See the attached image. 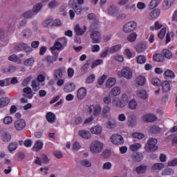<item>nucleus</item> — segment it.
Segmentation results:
<instances>
[{
  "mask_svg": "<svg viewBox=\"0 0 177 177\" xmlns=\"http://www.w3.org/2000/svg\"><path fill=\"white\" fill-rule=\"evenodd\" d=\"M89 64H91V59H88L86 62L84 64V66L81 68L80 71L84 73V71H86L89 67Z\"/></svg>",
  "mask_w": 177,
  "mask_h": 177,
  "instance_id": "60",
  "label": "nucleus"
},
{
  "mask_svg": "<svg viewBox=\"0 0 177 177\" xmlns=\"http://www.w3.org/2000/svg\"><path fill=\"white\" fill-rule=\"evenodd\" d=\"M153 60H154V62H158V63H162V62H165V57L162 54H156L153 57Z\"/></svg>",
  "mask_w": 177,
  "mask_h": 177,
  "instance_id": "24",
  "label": "nucleus"
},
{
  "mask_svg": "<svg viewBox=\"0 0 177 177\" xmlns=\"http://www.w3.org/2000/svg\"><path fill=\"white\" fill-rule=\"evenodd\" d=\"M172 5H174L173 0H165L162 3V9H164V10H168Z\"/></svg>",
  "mask_w": 177,
  "mask_h": 177,
  "instance_id": "23",
  "label": "nucleus"
},
{
  "mask_svg": "<svg viewBox=\"0 0 177 177\" xmlns=\"http://www.w3.org/2000/svg\"><path fill=\"white\" fill-rule=\"evenodd\" d=\"M161 53L166 59H172V52L171 50L165 48L162 50Z\"/></svg>",
  "mask_w": 177,
  "mask_h": 177,
  "instance_id": "31",
  "label": "nucleus"
},
{
  "mask_svg": "<svg viewBox=\"0 0 177 177\" xmlns=\"http://www.w3.org/2000/svg\"><path fill=\"white\" fill-rule=\"evenodd\" d=\"M86 88L82 87L78 89L77 93V97L79 100H82L86 96Z\"/></svg>",
  "mask_w": 177,
  "mask_h": 177,
  "instance_id": "14",
  "label": "nucleus"
},
{
  "mask_svg": "<svg viewBox=\"0 0 177 177\" xmlns=\"http://www.w3.org/2000/svg\"><path fill=\"white\" fill-rule=\"evenodd\" d=\"M138 64H145L146 63V56L139 55L136 57Z\"/></svg>",
  "mask_w": 177,
  "mask_h": 177,
  "instance_id": "45",
  "label": "nucleus"
},
{
  "mask_svg": "<svg viewBox=\"0 0 177 177\" xmlns=\"http://www.w3.org/2000/svg\"><path fill=\"white\" fill-rule=\"evenodd\" d=\"M136 82L138 86H143L146 84V77L140 75L136 78Z\"/></svg>",
  "mask_w": 177,
  "mask_h": 177,
  "instance_id": "22",
  "label": "nucleus"
},
{
  "mask_svg": "<svg viewBox=\"0 0 177 177\" xmlns=\"http://www.w3.org/2000/svg\"><path fill=\"white\" fill-rule=\"evenodd\" d=\"M136 38H138V34H136V32H132L128 35L127 41H129V42H135L136 41Z\"/></svg>",
  "mask_w": 177,
  "mask_h": 177,
  "instance_id": "43",
  "label": "nucleus"
},
{
  "mask_svg": "<svg viewBox=\"0 0 177 177\" xmlns=\"http://www.w3.org/2000/svg\"><path fill=\"white\" fill-rule=\"evenodd\" d=\"M64 92L70 93L73 91H75V84L74 83H69L68 85L65 86L64 88Z\"/></svg>",
  "mask_w": 177,
  "mask_h": 177,
  "instance_id": "28",
  "label": "nucleus"
},
{
  "mask_svg": "<svg viewBox=\"0 0 177 177\" xmlns=\"http://www.w3.org/2000/svg\"><path fill=\"white\" fill-rule=\"evenodd\" d=\"M121 49V45L118 44L109 48V53H115Z\"/></svg>",
  "mask_w": 177,
  "mask_h": 177,
  "instance_id": "46",
  "label": "nucleus"
},
{
  "mask_svg": "<svg viewBox=\"0 0 177 177\" xmlns=\"http://www.w3.org/2000/svg\"><path fill=\"white\" fill-rule=\"evenodd\" d=\"M100 64H103V59H95L91 66V68H95V67H97V66H100Z\"/></svg>",
  "mask_w": 177,
  "mask_h": 177,
  "instance_id": "59",
  "label": "nucleus"
},
{
  "mask_svg": "<svg viewBox=\"0 0 177 177\" xmlns=\"http://www.w3.org/2000/svg\"><path fill=\"white\" fill-rule=\"evenodd\" d=\"M165 165L163 163H154L151 167V171L156 172V171H161L164 168Z\"/></svg>",
  "mask_w": 177,
  "mask_h": 177,
  "instance_id": "27",
  "label": "nucleus"
},
{
  "mask_svg": "<svg viewBox=\"0 0 177 177\" xmlns=\"http://www.w3.org/2000/svg\"><path fill=\"white\" fill-rule=\"evenodd\" d=\"M166 32H167V29L162 28L158 35V38H160V39H162L164 37H165Z\"/></svg>",
  "mask_w": 177,
  "mask_h": 177,
  "instance_id": "62",
  "label": "nucleus"
},
{
  "mask_svg": "<svg viewBox=\"0 0 177 177\" xmlns=\"http://www.w3.org/2000/svg\"><path fill=\"white\" fill-rule=\"evenodd\" d=\"M165 77H167V78H170L171 80L175 78V73L172 71L170 69H167L165 71Z\"/></svg>",
  "mask_w": 177,
  "mask_h": 177,
  "instance_id": "39",
  "label": "nucleus"
},
{
  "mask_svg": "<svg viewBox=\"0 0 177 177\" xmlns=\"http://www.w3.org/2000/svg\"><path fill=\"white\" fill-rule=\"evenodd\" d=\"M46 120L50 124H53V122H55V120H56V115L52 112H48L46 114Z\"/></svg>",
  "mask_w": 177,
  "mask_h": 177,
  "instance_id": "26",
  "label": "nucleus"
},
{
  "mask_svg": "<svg viewBox=\"0 0 177 177\" xmlns=\"http://www.w3.org/2000/svg\"><path fill=\"white\" fill-rule=\"evenodd\" d=\"M9 99L6 97H3L0 98V109H2V107H5V106H8L9 104Z\"/></svg>",
  "mask_w": 177,
  "mask_h": 177,
  "instance_id": "37",
  "label": "nucleus"
},
{
  "mask_svg": "<svg viewBox=\"0 0 177 177\" xmlns=\"http://www.w3.org/2000/svg\"><path fill=\"white\" fill-rule=\"evenodd\" d=\"M112 103L115 107H120V109H122V104H121V100L118 97H115L112 100Z\"/></svg>",
  "mask_w": 177,
  "mask_h": 177,
  "instance_id": "36",
  "label": "nucleus"
},
{
  "mask_svg": "<svg viewBox=\"0 0 177 177\" xmlns=\"http://www.w3.org/2000/svg\"><path fill=\"white\" fill-rule=\"evenodd\" d=\"M140 147H142V144L136 143V144L131 145L130 146V149L132 151H136L137 150H139V149H140Z\"/></svg>",
  "mask_w": 177,
  "mask_h": 177,
  "instance_id": "58",
  "label": "nucleus"
},
{
  "mask_svg": "<svg viewBox=\"0 0 177 177\" xmlns=\"http://www.w3.org/2000/svg\"><path fill=\"white\" fill-rule=\"evenodd\" d=\"M149 132L151 133H160L161 132V128L156 125L152 126L149 129Z\"/></svg>",
  "mask_w": 177,
  "mask_h": 177,
  "instance_id": "47",
  "label": "nucleus"
},
{
  "mask_svg": "<svg viewBox=\"0 0 177 177\" xmlns=\"http://www.w3.org/2000/svg\"><path fill=\"white\" fill-rule=\"evenodd\" d=\"M145 49H147V46L145 43H140L136 46V50L138 53L145 52Z\"/></svg>",
  "mask_w": 177,
  "mask_h": 177,
  "instance_id": "21",
  "label": "nucleus"
},
{
  "mask_svg": "<svg viewBox=\"0 0 177 177\" xmlns=\"http://www.w3.org/2000/svg\"><path fill=\"white\" fill-rule=\"evenodd\" d=\"M43 148H44V142H42V141L41 140H37L33 145L32 150V151H36L37 153H38V151H39L40 150H42Z\"/></svg>",
  "mask_w": 177,
  "mask_h": 177,
  "instance_id": "12",
  "label": "nucleus"
},
{
  "mask_svg": "<svg viewBox=\"0 0 177 177\" xmlns=\"http://www.w3.org/2000/svg\"><path fill=\"white\" fill-rule=\"evenodd\" d=\"M111 142L116 146H121L124 144V137L120 134H113L111 137Z\"/></svg>",
  "mask_w": 177,
  "mask_h": 177,
  "instance_id": "6",
  "label": "nucleus"
},
{
  "mask_svg": "<svg viewBox=\"0 0 177 177\" xmlns=\"http://www.w3.org/2000/svg\"><path fill=\"white\" fill-rule=\"evenodd\" d=\"M115 82H117L115 78L110 77L107 80L106 82V86L107 88H113V86L115 85Z\"/></svg>",
  "mask_w": 177,
  "mask_h": 177,
  "instance_id": "33",
  "label": "nucleus"
},
{
  "mask_svg": "<svg viewBox=\"0 0 177 177\" xmlns=\"http://www.w3.org/2000/svg\"><path fill=\"white\" fill-rule=\"evenodd\" d=\"M90 37L93 41V44H100V41H102V35H100L99 31L92 32Z\"/></svg>",
  "mask_w": 177,
  "mask_h": 177,
  "instance_id": "8",
  "label": "nucleus"
},
{
  "mask_svg": "<svg viewBox=\"0 0 177 177\" xmlns=\"http://www.w3.org/2000/svg\"><path fill=\"white\" fill-rule=\"evenodd\" d=\"M93 115H95V117H97V115H99L102 111V107L100 106H96L93 107Z\"/></svg>",
  "mask_w": 177,
  "mask_h": 177,
  "instance_id": "57",
  "label": "nucleus"
},
{
  "mask_svg": "<svg viewBox=\"0 0 177 177\" xmlns=\"http://www.w3.org/2000/svg\"><path fill=\"white\" fill-rule=\"evenodd\" d=\"M107 12L109 16H116V15H118V8L117 6L112 5L108 8Z\"/></svg>",
  "mask_w": 177,
  "mask_h": 177,
  "instance_id": "15",
  "label": "nucleus"
},
{
  "mask_svg": "<svg viewBox=\"0 0 177 177\" xmlns=\"http://www.w3.org/2000/svg\"><path fill=\"white\" fill-rule=\"evenodd\" d=\"M133 138H137V139H143L145 138V134L142 133H133L132 134Z\"/></svg>",
  "mask_w": 177,
  "mask_h": 177,
  "instance_id": "63",
  "label": "nucleus"
},
{
  "mask_svg": "<svg viewBox=\"0 0 177 177\" xmlns=\"http://www.w3.org/2000/svg\"><path fill=\"white\" fill-rule=\"evenodd\" d=\"M174 169L171 168H167L165 170H163L162 172V176H169L171 175H174Z\"/></svg>",
  "mask_w": 177,
  "mask_h": 177,
  "instance_id": "41",
  "label": "nucleus"
},
{
  "mask_svg": "<svg viewBox=\"0 0 177 177\" xmlns=\"http://www.w3.org/2000/svg\"><path fill=\"white\" fill-rule=\"evenodd\" d=\"M35 62V59H34V57L28 58L24 61V66L32 67V66H34Z\"/></svg>",
  "mask_w": 177,
  "mask_h": 177,
  "instance_id": "40",
  "label": "nucleus"
},
{
  "mask_svg": "<svg viewBox=\"0 0 177 177\" xmlns=\"http://www.w3.org/2000/svg\"><path fill=\"white\" fill-rule=\"evenodd\" d=\"M1 138L2 142H4V143H8V142H10V140L12 139V136L9 132L4 131L1 133Z\"/></svg>",
  "mask_w": 177,
  "mask_h": 177,
  "instance_id": "16",
  "label": "nucleus"
},
{
  "mask_svg": "<svg viewBox=\"0 0 177 177\" xmlns=\"http://www.w3.org/2000/svg\"><path fill=\"white\" fill-rule=\"evenodd\" d=\"M120 102L122 104V106L123 107H125V106L128 104V95H127L126 93L122 94Z\"/></svg>",
  "mask_w": 177,
  "mask_h": 177,
  "instance_id": "38",
  "label": "nucleus"
},
{
  "mask_svg": "<svg viewBox=\"0 0 177 177\" xmlns=\"http://www.w3.org/2000/svg\"><path fill=\"white\" fill-rule=\"evenodd\" d=\"M62 44L59 41H57L55 43L54 46L50 48V50H52V52H56V50H60V49H62Z\"/></svg>",
  "mask_w": 177,
  "mask_h": 177,
  "instance_id": "44",
  "label": "nucleus"
},
{
  "mask_svg": "<svg viewBox=\"0 0 177 177\" xmlns=\"http://www.w3.org/2000/svg\"><path fill=\"white\" fill-rule=\"evenodd\" d=\"M84 0H77V2H75V0H70L68 5L70 8L73 9L76 15H81L82 12V7L81 5H84Z\"/></svg>",
  "mask_w": 177,
  "mask_h": 177,
  "instance_id": "2",
  "label": "nucleus"
},
{
  "mask_svg": "<svg viewBox=\"0 0 177 177\" xmlns=\"http://www.w3.org/2000/svg\"><path fill=\"white\" fill-rule=\"evenodd\" d=\"M131 158L133 161H136V162H140V161L143 160V155L139 152H136L132 154Z\"/></svg>",
  "mask_w": 177,
  "mask_h": 177,
  "instance_id": "20",
  "label": "nucleus"
},
{
  "mask_svg": "<svg viewBox=\"0 0 177 177\" xmlns=\"http://www.w3.org/2000/svg\"><path fill=\"white\" fill-rule=\"evenodd\" d=\"M158 140L156 138H149L146 144L145 149V151L150 153L151 151H157L158 150V146H157Z\"/></svg>",
  "mask_w": 177,
  "mask_h": 177,
  "instance_id": "3",
  "label": "nucleus"
},
{
  "mask_svg": "<svg viewBox=\"0 0 177 177\" xmlns=\"http://www.w3.org/2000/svg\"><path fill=\"white\" fill-rule=\"evenodd\" d=\"M63 70H64V68H59L54 71L53 75L55 81H57V80H62V78H63Z\"/></svg>",
  "mask_w": 177,
  "mask_h": 177,
  "instance_id": "13",
  "label": "nucleus"
},
{
  "mask_svg": "<svg viewBox=\"0 0 177 177\" xmlns=\"http://www.w3.org/2000/svg\"><path fill=\"white\" fill-rule=\"evenodd\" d=\"M86 32V26H84V30L80 27L79 24H77L75 26V32H76V35L80 36V35H84V33Z\"/></svg>",
  "mask_w": 177,
  "mask_h": 177,
  "instance_id": "19",
  "label": "nucleus"
},
{
  "mask_svg": "<svg viewBox=\"0 0 177 177\" xmlns=\"http://www.w3.org/2000/svg\"><path fill=\"white\" fill-rule=\"evenodd\" d=\"M34 15H35V12H34L33 10H28L23 14V17H25V19H31V17H33Z\"/></svg>",
  "mask_w": 177,
  "mask_h": 177,
  "instance_id": "49",
  "label": "nucleus"
},
{
  "mask_svg": "<svg viewBox=\"0 0 177 177\" xmlns=\"http://www.w3.org/2000/svg\"><path fill=\"white\" fill-rule=\"evenodd\" d=\"M41 9H42V4L37 3L33 7V12L34 13H37Z\"/></svg>",
  "mask_w": 177,
  "mask_h": 177,
  "instance_id": "64",
  "label": "nucleus"
},
{
  "mask_svg": "<svg viewBox=\"0 0 177 177\" xmlns=\"http://www.w3.org/2000/svg\"><path fill=\"white\" fill-rule=\"evenodd\" d=\"M103 147H104V144L99 140H94L90 145V151L92 154H99L103 151Z\"/></svg>",
  "mask_w": 177,
  "mask_h": 177,
  "instance_id": "1",
  "label": "nucleus"
},
{
  "mask_svg": "<svg viewBox=\"0 0 177 177\" xmlns=\"http://www.w3.org/2000/svg\"><path fill=\"white\" fill-rule=\"evenodd\" d=\"M142 120L144 122H155L157 121V116L151 113L146 114L142 117Z\"/></svg>",
  "mask_w": 177,
  "mask_h": 177,
  "instance_id": "11",
  "label": "nucleus"
},
{
  "mask_svg": "<svg viewBox=\"0 0 177 177\" xmlns=\"http://www.w3.org/2000/svg\"><path fill=\"white\" fill-rule=\"evenodd\" d=\"M151 82L152 85H154V86H160L161 85V80L157 77L151 79Z\"/></svg>",
  "mask_w": 177,
  "mask_h": 177,
  "instance_id": "55",
  "label": "nucleus"
},
{
  "mask_svg": "<svg viewBox=\"0 0 177 177\" xmlns=\"http://www.w3.org/2000/svg\"><path fill=\"white\" fill-rule=\"evenodd\" d=\"M79 135L84 139H91V133L85 130L79 131Z\"/></svg>",
  "mask_w": 177,
  "mask_h": 177,
  "instance_id": "32",
  "label": "nucleus"
},
{
  "mask_svg": "<svg viewBox=\"0 0 177 177\" xmlns=\"http://www.w3.org/2000/svg\"><path fill=\"white\" fill-rule=\"evenodd\" d=\"M115 126H116L115 120L113 119H109L106 122V128H108V129H114V128H115Z\"/></svg>",
  "mask_w": 177,
  "mask_h": 177,
  "instance_id": "35",
  "label": "nucleus"
},
{
  "mask_svg": "<svg viewBox=\"0 0 177 177\" xmlns=\"http://www.w3.org/2000/svg\"><path fill=\"white\" fill-rule=\"evenodd\" d=\"M160 85L162 86V91L165 93H167V92H169V91H171V84H169V82L168 81H163L162 83H160Z\"/></svg>",
  "mask_w": 177,
  "mask_h": 177,
  "instance_id": "17",
  "label": "nucleus"
},
{
  "mask_svg": "<svg viewBox=\"0 0 177 177\" xmlns=\"http://www.w3.org/2000/svg\"><path fill=\"white\" fill-rule=\"evenodd\" d=\"M129 107L131 110L136 109V107H138V102H136L135 100H131L129 103Z\"/></svg>",
  "mask_w": 177,
  "mask_h": 177,
  "instance_id": "53",
  "label": "nucleus"
},
{
  "mask_svg": "<svg viewBox=\"0 0 177 177\" xmlns=\"http://www.w3.org/2000/svg\"><path fill=\"white\" fill-rule=\"evenodd\" d=\"M14 125L17 131H23L26 128V120L18 119L15 122Z\"/></svg>",
  "mask_w": 177,
  "mask_h": 177,
  "instance_id": "10",
  "label": "nucleus"
},
{
  "mask_svg": "<svg viewBox=\"0 0 177 177\" xmlns=\"http://www.w3.org/2000/svg\"><path fill=\"white\" fill-rule=\"evenodd\" d=\"M80 165L82 167H86V168H89V167L92 166V163L87 160H82L80 161Z\"/></svg>",
  "mask_w": 177,
  "mask_h": 177,
  "instance_id": "54",
  "label": "nucleus"
},
{
  "mask_svg": "<svg viewBox=\"0 0 177 177\" xmlns=\"http://www.w3.org/2000/svg\"><path fill=\"white\" fill-rule=\"evenodd\" d=\"M118 74H121V76L126 78V80H132V77L133 75L132 69L128 66L123 67L121 71L118 72Z\"/></svg>",
  "mask_w": 177,
  "mask_h": 177,
  "instance_id": "5",
  "label": "nucleus"
},
{
  "mask_svg": "<svg viewBox=\"0 0 177 177\" xmlns=\"http://www.w3.org/2000/svg\"><path fill=\"white\" fill-rule=\"evenodd\" d=\"M102 128L100 126H95L91 129V133L95 135H100L102 133Z\"/></svg>",
  "mask_w": 177,
  "mask_h": 177,
  "instance_id": "29",
  "label": "nucleus"
},
{
  "mask_svg": "<svg viewBox=\"0 0 177 177\" xmlns=\"http://www.w3.org/2000/svg\"><path fill=\"white\" fill-rule=\"evenodd\" d=\"M129 122L131 127H135V125H136V116L131 115L129 116Z\"/></svg>",
  "mask_w": 177,
  "mask_h": 177,
  "instance_id": "50",
  "label": "nucleus"
},
{
  "mask_svg": "<svg viewBox=\"0 0 177 177\" xmlns=\"http://www.w3.org/2000/svg\"><path fill=\"white\" fill-rule=\"evenodd\" d=\"M160 11L159 9H155L150 12L149 16L152 20H155V19H157L160 16Z\"/></svg>",
  "mask_w": 177,
  "mask_h": 177,
  "instance_id": "30",
  "label": "nucleus"
},
{
  "mask_svg": "<svg viewBox=\"0 0 177 177\" xmlns=\"http://www.w3.org/2000/svg\"><path fill=\"white\" fill-rule=\"evenodd\" d=\"M136 27H138V24H136V22H128L125 25H124L123 31L127 33L132 32V31H135Z\"/></svg>",
  "mask_w": 177,
  "mask_h": 177,
  "instance_id": "7",
  "label": "nucleus"
},
{
  "mask_svg": "<svg viewBox=\"0 0 177 177\" xmlns=\"http://www.w3.org/2000/svg\"><path fill=\"white\" fill-rule=\"evenodd\" d=\"M161 2V0H151L149 4V9H154V8H157L158 5H160V3Z\"/></svg>",
  "mask_w": 177,
  "mask_h": 177,
  "instance_id": "42",
  "label": "nucleus"
},
{
  "mask_svg": "<svg viewBox=\"0 0 177 177\" xmlns=\"http://www.w3.org/2000/svg\"><path fill=\"white\" fill-rule=\"evenodd\" d=\"M32 88L35 92H38L39 89H41V85L38 82V80H32Z\"/></svg>",
  "mask_w": 177,
  "mask_h": 177,
  "instance_id": "34",
  "label": "nucleus"
},
{
  "mask_svg": "<svg viewBox=\"0 0 177 177\" xmlns=\"http://www.w3.org/2000/svg\"><path fill=\"white\" fill-rule=\"evenodd\" d=\"M24 93H26V95H29L28 96V99H32V90L30 87H26L24 88Z\"/></svg>",
  "mask_w": 177,
  "mask_h": 177,
  "instance_id": "51",
  "label": "nucleus"
},
{
  "mask_svg": "<svg viewBox=\"0 0 177 177\" xmlns=\"http://www.w3.org/2000/svg\"><path fill=\"white\" fill-rule=\"evenodd\" d=\"M16 149H17V142H11L8 145V150L10 153H12V151H15V150H16Z\"/></svg>",
  "mask_w": 177,
  "mask_h": 177,
  "instance_id": "56",
  "label": "nucleus"
},
{
  "mask_svg": "<svg viewBox=\"0 0 177 177\" xmlns=\"http://www.w3.org/2000/svg\"><path fill=\"white\" fill-rule=\"evenodd\" d=\"M15 50L18 51L24 50L26 53H31V52H32V48H31L28 44L24 42L19 43L17 44L15 46Z\"/></svg>",
  "mask_w": 177,
  "mask_h": 177,
  "instance_id": "4",
  "label": "nucleus"
},
{
  "mask_svg": "<svg viewBox=\"0 0 177 177\" xmlns=\"http://www.w3.org/2000/svg\"><path fill=\"white\" fill-rule=\"evenodd\" d=\"M53 56L52 55H48L46 57V62L48 63V64H53L57 60V58L59 57V52L57 51H53L52 52Z\"/></svg>",
  "mask_w": 177,
  "mask_h": 177,
  "instance_id": "9",
  "label": "nucleus"
},
{
  "mask_svg": "<svg viewBox=\"0 0 177 177\" xmlns=\"http://www.w3.org/2000/svg\"><path fill=\"white\" fill-rule=\"evenodd\" d=\"M138 97H140V99H147V93L146 92V90L138 91Z\"/></svg>",
  "mask_w": 177,
  "mask_h": 177,
  "instance_id": "48",
  "label": "nucleus"
},
{
  "mask_svg": "<svg viewBox=\"0 0 177 177\" xmlns=\"http://www.w3.org/2000/svg\"><path fill=\"white\" fill-rule=\"evenodd\" d=\"M57 6H59V2L56 0L51 1L48 5L49 9H55V8H57Z\"/></svg>",
  "mask_w": 177,
  "mask_h": 177,
  "instance_id": "52",
  "label": "nucleus"
},
{
  "mask_svg": "<svg viewBox=\"0 0 177 177\" xmlns=\"http://www.w3.org/2000/svg\"><path fill=\"white\" fill-rule=\"evenodd\" d=\"M3 121L6 125H9V124H12V122H13V119L10 116H6L3 118Z\"/></svg>",
  "mask_w": 177,
  "mask_h": 177,
  "instance_id": "61",
  "label": "nucleus"
},
{
  "mask_svg": "<svg viewBox=\"0 0 177 177\" xmlns=\"http://www.w3.org/2000/svg\"><path fill=\"white\" fill-rule=\"evenodd\" d=\"M146 171H147V166L146 165H140L136 167V171L138 175H142V174H145Z\"/></svg>",
  "mask_w": 177,
  "mask_h": 177,
  "instance_id": "25",
  "label": "nucleus"
},
{
  "mask_svg": "<svg viewBox=\"0 0 177 177\" xmlns=\"http://www.w3.org/2000/svg\"><path fill=\"white\" fill-rule=\"evenodd\" d=\"M121 93V88L116 86L113 87L111 91L109 92V96L111 97H115V96H118Z\"/></svg>",
  "mask_w": 177,
  "mask_h": 177,
  "instance_id": "18",
  "label": "nucleus"
}]
</instances>
